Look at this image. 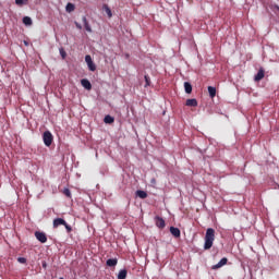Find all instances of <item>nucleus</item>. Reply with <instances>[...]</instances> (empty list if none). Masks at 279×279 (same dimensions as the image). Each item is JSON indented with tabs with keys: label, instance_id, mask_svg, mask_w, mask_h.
<instances>
[{
	"label": "nucleus",
	"instance_id": "6e6552de",
	"mask_svg": "<svg viewBox=\"0 0 279 279\" xmlns=\"http://www.w3.org/2000/svg\"><path fill=\"white\" fill-rule=\"evenodd\" d=\"M60 226H66V220H64V218H56L53 220V228H58Z\"/></svg>",
	"mask_w": 279,
	"mask_h": 279
},
{
	"label": "nucleus",
	"instance_id": "b1692460",
	"mask_svg": "<svg viewBox=\"0 0 279 279\" xmlns=\"http://www.w3.org/2000/svg\"><path fill=\"white\" fill-rule=\"evenodd\" d=\"M144 80H145V82H146L145 88H147V86H150V84H151V81H150V78H149V75H145V76H144Z\"/></svg>",
	"mask_w": 279,
	"mask_h": 279
},
{
	"label": "nucleus",
	"instance_id": "4be33fe9",
	"mask_svg": "<svg viewBox=\"0 0 279 279\" xmlns=\"http://www.w3.org/2000/svg\"><path fill=\"white\" fill-rule=\"evenodd\" d=\"M27 0H15V5H19L20 8H23V5H27Z\"/></svg>",
	"mask_w": 279,
	"mask_h": 279
},
{
	"label": "nucleus",
	"instance_id": "f3484780",
	"mask_svg": "<svg viewBox=\"0 0 279 279\" xmlns=\"http://www.w3.org/2000/svg\"><path fill=\"white\" fill-rule=\"evenodd\" d=\"M102 10H105V12L109 19H112V10H110V7H108V4H104Z\"/></svg>",
	"mask_w": 279,
	"mask_h": 279
},
{
	"label": "nucleus",
	"instance_id": "4468645a",
	"mask_svg": "<svg viewBox=\"0 0 279 279\" xmlns=\"http://www.w3.org/2000/svg\"><path fill=\"white\" fill-rule=\"evenodd\" d=\"M136 197H140V199H147V192L143 190H137L135 192Z\"/></svg>",
	"mask_w": 279,
	"mask_h": 279
},
{
	"label": "nucleus",
	"instance_id": "393cba45",
	"mask_svg": "<svg viewBox=\"0 0 279 279\" xmlns=\"http://www.w3.org/2000/svg\"><path fill=\"white\" fill-rule=\"evenodd\" d=\"M63 195H65V197H71V190H69V187L63 189Z\"/></svg>",
	"mask_w": 279,
	"mask_h": 279
},
{
	"label": "nucleus",
	"instance_id": "5701e85b",
	"mask_svg": "<svg viewBox=\"0 0 279 279\" xmlns=\"http://www.w3.org/2000/svg\"><path fill=\"white\" fill-rule=\"evenodd\" d=\"M59 53L63 60L66 58V51L64 50V48H60Z\"/></svg>",
	"mask_w": 279,
	"mask_h": 279
},
{
	"label": "nucleus",
	"instance_id": "0eeeda50",
	"mask_svg": "<svg viewBox=\"0 0 279 279\" xmlns=\"http://www.w3.org/2000/svg\"><path fill=\"white\" fill-rule=\"evenodd\" d=\"M81 85L83 86V88H85V90H90L93 88V84H90V81H88V78H82Z\"/></svg>",
	"mask_w": 279,
	"mask_h": 279
},
{
	"label": "nucleus",
	"instance_id": "1a4fd4ad",
	"mask_svg": "<svg viewBox=\"0 0 279 279\" xmlns=\"http://www.w3.org/2000/svg\"><path fill=\"white\" fill-rule=\"evenodd\" d=\"M82 21H83V25L85 27V29L89 33V34H93V28L90 27V24L88 23V20L86 19V15H84L82 17Z\"/></svg>",
	"mask_w": 279,
	"mask_h": 279
},
{
	"label": "nucleus",
	"instance_id": "aec40b11",
	"mask_svg": "<svg viewBox=\"0 0 279 279\" xmlns=\"http://www.w3.org/2000/svg\"><path fill=\"white\" fill-rule=\"evenodd\" d=\"M66 12H74L75 11V4L69 2L65 7Z\"/></svg>",
	"mask_w": 279,
	"mask_h": 279
},
{
	"label": "nucleus",
	"instance_id": "20e7f679",
	"mask_svg": "<svg viewBox=\"0 0 279 279\" xmlns=\"http://www.w3.org/2000/svg\"><path fill=\"white\" fill-rule=\"evenodd\" d=\"M35 238L37 241H39V243H45L47 241V234L45 232L36 231Z\"/></svg>",
	"mask_w": 279,
	"mask_h": 279
},
{
	"label": "nucleus",
	"instance_id": "7c9ffc66",
	"mask_svg": "<svg viewBox=\"0 0 279 279\" xmlns=\"http://www.w3.org/2000/svg\"><path fill=\"white\" fill-rule=\"evenodd\" d=\"M276 9L279 11V7L278 5H276Z\"/></svg>",
	"mask_w": 279,
	"mask_h": 279
},
{
	"label": "nucleus",
	"instance_id": "39448f33",
	"mask_svg": "<svg viewBox=\"0 0 279 279\" xmlns=\"http://www.w3.org/2000/svg\"><path fill=\"white\" fill-rule=\"evenodd\" d=\"M155 223H156L157 228H159L160 230H162V228H165V226H166L165 219L160 216L155 217Z\"/></svg>",
	"mask_w": 279,
	"mask_h": 279
},
{
	"label": "nucleus",
	"instance_id": "2eb2a0df",
	"mask_svg": "<svg viewBox=\"0 0 279 279\" xmlns=\"http://www.w3.org/2000/svg\"><path fill=\"white\" fill-rule=\"evenodd\" d=\"M184 90L187 95H191L193 93V85L191 83L185 82L184 83Z\"/></svg>",
	"mask_w": 279,
	"mask_h": 279
},
{
	"label": "nucleus",
	"instance_id": "c756f323",
	"mask_svg": "<svg viewBox=\"0 0 279 279\" xmlns=\"http://www.w3.org/2000/svg\"><path fill=\"white\" fill-rule=\"evenodd\" d=\"M25 47H29V43L27 40H24Z\"/></svg>",
	"mask_w": 279,
	"mask_h": 279
},
{
	"label": "nucleus",
	"instance_id": "a211bd4d",
	"mask_svg": "<svg viewBox=\"0 0 279 279\" xmlns=\"http://www.w3.org/2000/svg\"><path fill=\"white\" fill-rule=\"evenodd\" d=\"M104 122L110 125V124L114 123V117H112V116H110V114H107V116L104 118Z\"/></svg>",
	"mask_w": 279,
	"mask_h": 279
},
{
	"label": "nucleus",
	"instance_id": "a878e982",
	"mask_svg": "<svg viewBox=\"0 0 279 279\" xmlns=\"http://www.w3.org/2000/svg\"><path fill=\"white\" fill-rule=\"evenodd\" d=\"M17 263H21V265H25V263H27V258H25V257H19V258H17Z\"/></svg>",
	"mask_w": 279,
	"mask_h": 279
},
{
	"label": "nucleus",
	"instance_id": "f8f14e48",
	"mask_svg": "<svg viewBox=\"0 0 279 279\" xmlns=\"http://www.w3.org/2000/svg\"><path fill=\"white\" fill-rule=\"evenodd\" d=\"M185 106H189L190 108H197V99L190 98L186 100Z\"/></svg>",
	"mask_w": 279,
	"mask_h": 279
},
{
	"label": "nucleus",
	"instance_id": "6ab92c4d",
	"mask_svg": "<svg viewBox=\"0 0 279 279\" xmlns=\"http://www.w3.org/2000/svg\"><path fill=\"white\" fill-rule=\"evenodd\" d=\"M128 278V270L121 269L118 274V279H126Z\"/></svg>",
	"mask_w": 279,
	"mask_h": 279
},
{
	"label": "nucleus",
	"instance_id": "f03ea898",
	"mask_svg": "<svg viewBox=\"0 0 279 279\" xmlns=\"http://www.w3.org/2000/svg\"><path fill=\"white\" fill-rule=\"evenodd\" d=\"M43 141L46 147H51V143H53V134H51L49 131L44 132Z\"/></svg>",
	"mask_w": 279,
	"mask_h": 279
},
{
	"label": "nucleus",
	"instance_id": "bb28decb",
	"mask_svg": "<svg viewBox=\"0 0 279 279\" xmlns=\"http://www.w3.org/2000/svg\"><path fill=\"white\" fill-rule=\"evenodd\" d=\"M63 226H64L66 232H72L73 231V228L69 223H66V221H65V225H63Z\"/></svg>",
	"mask_w": 279,
	"mask_h": 279
},
{
	"label": "nucleus",
	"instance_id": "c85d7f7f",
	"mask_svg": "<svg viewBox=\"0 0 279 279\" xmlns=\"http://www.w3.org/2000/svg\"><path fill=\"white\" fill-rule=\"evenodd\" d=\"M41 267L44 268V269H47V262H41Z\"/></svg>",
	"mask_w": 279,
	"mask_h": 279
},
{
	"label": "nucleus",
	"instance_id": "9b49d317",
	"mask_svg": "<svg viewBox=\"0 0 279 279\" xmlns=\"http://www.w3.org/2000/svg\"><path fill=\"white\" fill-rule=\"evenodd\" d=\"M263 77H265V70H263V68H262L258 70L257 74L255 75L254 81L260 82V80H263Z\"/></svg>",
	"mask_w": 279,
	"mask_h": 279
},
{
	"label": "nucleus",
	"instance_id": "dca6fc26",
	"mask_svg": "<svg viewBox=\"0 0 279 279\" xmlns=\"http://www.w3.org/2000/svg\"><path fill=\"white\" fill-rule=\"evenodd\" d=\"M207 90H208L209 97H211V99H213V97H216V95H217V87L208 86Z\"/></svg>",
	"mask_w": 279,
	"mask_h": 279
},
{
	"label": "nucleus",
	"instance_id": "ddd939ff",
	"mask_svg": "<svg viewBox=\"0 0 279 279\" xmlns=\"http://www.w3.org/2000/svg\"><path fill=\"white\" fill-rule=\"evenodd\" d=\"M118 263H119V259L109 258V259H107L106 265H107V267H117Z\"/></svg>",
	"mask_w": 279,
	"mask_h": 279
},
{
	"label": "nucleus",
	"instance_id": "7ed1b4c3",
	"mask_svg": "<svg viewBox=\"0 0 279 279\" xmlns=\"http://www.w3.org/2000/svg\"><path fill=\"white\" fill-rule=\"evenodd\" d=\"M85 62L89 69V71H97V65H95V62H93V58L90 57V54H86L85 56Z\"/></svg>",
	"mask_w": 279,
	"mask_h": 279
},
{
	"label": "nucleus",
	"instance_id": "423d86ee",
	"mask_svg": "<svg viewBox=\"0 0 279 279\" xmlns=\"http://www.w3.org/2000/svg\"><path fill=\"white\" fill-rule=\"evenodd\" d=\"M223 265H228V258L227 257H222L219 263H217L216 265H214L211 267V269H221V267H223Z\"/></svg>",
	"mask_w": 279,
	"mask_h": 279
},
{
	"label": "nucleus",
	"instance_id": "cd10ccee",
	"mask_svg": "<svg viewBox=\"0 0 279 279\" xmlns=\"http://www.w3.org/2000/svg\"><path fill=\"white\" fill-rule=\"evenodd\" d=\"M75 27H77L78 29H82V24H80L78 22H74Z\"/></svg>",
	"mask_w": 279,
	"mask_h": 279
},
{
	"label": "nucleus",
	"instance_id": "9d476101",
	"mask_svg": "<svg viewBox=\"0 0 279 279\" xmlns=\"http://www.w3.org/2000/svg\"><path fill=\"white\" fill-rule=\"evenodd\" d=\"M170 234H172V236H175V239H180V229L178 227H170Z\"/></svg>",
	"mask_w": 279,
	"mask_h": 279
},
{
	"label": "nucleus",
	"instance_id": "412c9836",
	"mask_svg": "<svg viewBox=\"0 0 279 279\" xmlns=\"http://www.w3.org/2000/svg\"><path fill=\"white\" fill-rule=\"evenodd\" d=\"M22 21H23L24 25H26V26H29L33 23L32 17H29V16H24Z\"/></svg>",
	"mask_w": 279,
	"mask_h": 279
},
{
	"label": "nucleus",
	"instance_id": "f257e3e1",
	"mask_svg": "<svg viewBox=\"0 0 279 279\" xmlns=\"http://www.w3.org/2000/svg\"><path fill=\"white\" fill-rule=\"evenodd\" d=\"M215 243V229L208 228L205 233L204 250H210Z\"/></svg>",
	"mask_w": 279,
	"mask_h": 279
},
{
	"label": "nucleus",
	"instance_id": "2f4dec72",
	"mask_svg": "<svg viewBox=\"0 0 279 279\" xmlns=\"http://www.w3.org/2000/svg\"><path fill=\"white\" fill-rule=\"evenodd\" d=\"M59 279H64V278L61 277V278H59Z\"/></svg>",
	"mask_w": 279,
	"mask_h": 279
}]
</instances>
